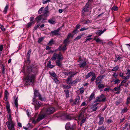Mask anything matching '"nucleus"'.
I'll list each match as a JSON object with an SVG mask.
<instances>
[{
    "label": "nucleus",
    "instance_id": "28",
    "mask_svg": "<svg viewBox=\"0 0 130 130\" xmlns=\"http://www.w3.org/2000/svg\"><path fill=\"white\" fill-rule=\"evenodd\" d=\"M35 23V22L34 21H32V22H30L27 25V28H29L33 24Z\"/></svg>",
    "mask_w": 130,
    "mask_h": 130
},
{
    "label": "nucleus",
    "instance_id": "64",
    "mask_svg": "<svg viewBox=\"0 0 130 130\" xmlns=\"http://www.w3.org/2000/svg\"><path fill=\"white\" fill-rule=\"evenodd\" d=\"M130 21V18H127L126 19V21L127 22H128Z\"/></svg>",
    "mask_w": 130,
    "mask_h": 130
},
{
    "label": "nucleus",
    "instance_id": "37",
    "mask_svg": "<svg viewBox=\"0 0 130 130\" xmlns=\"http://www.w3.org/2000/svg\"><path fill=\"white\" fill-rule=\"evenodd\" d=\"M70 126L71 125L70 123H67L65 126V128L66 129H67L69 128L70 127Z\"/></svg>",
    "mask_w": 130,
    "mask_h": 130
},
{
    "label": "nucleus",
    "instance_id": "51",
    "mask_svg": "<svg viewBox=\"0 0 130 130\" xmlns=\"http://www.w3.org/2000/svg\"><path fill=\"white\" fill-rule=\"evenodd\" d=\"M54 80L56 83L58 84L59 83V81L56 78L54 79Z\"/></svg>",
    "mask_w": 130,
    "mask_h": 130
},
{
    "label": "nucleus",
    "instance_id": "38",
    "mask_svg": "<svg viewBox=\"0 0 130 130\" xmlns=\"http://www.w3.org/2000/svg\"><path fill=\"white\" fill-rule=\"evenodd\" d=\"M119 67L118 66H117L114 67L113 69L112 70V71H117L119 69Z\"/></svg>",
    "mask_w": 130,
    "mask_h": 130
},
{
    "label": "nucleus",
    "instance_id": "16",
    "mask_svg": "<svg viewBox=\"0 0 130 130\" xmlns=\"http://www.w3.org/2000/svg\"><path fill=\"white\" fill-rule=\"evenodd\" d=\"M66 45V44H64V45L63 46H60L58 48L59 50H62L63 51L66 50L67 49Z\"/></svg>",
    "mask_w": 130,
    "mask_h": 130
},
{
    "label": "nucleus",
    "instance_id": "52",
    "mask_svg": "<svg viewBox=\"0 0 130 130\" xmlns=\"http://www.w3.org/2000/svg\"><path fill=\"white\" fill-rule=\"evenodd\" d=\"M120 80L118 79H116L115 81V84H117L118 83H119Z\"/></svg>",
    "mask_w": 130,
    "mask_h": 130
},
{
    "label": "nucleus",
    "instance_id": "6",
    "mask_svg": "<svg viewBox=\"0 0 130 130\" xmlns=\"http://www.w3.org/2000/svg\"><path fill=\"white\" fill-rule=\"evenodd\" d=\"M34 97L32 100L33 102H34L36 96L38 97L39 99L41 101H43L45 99V98H42L38 91L36 90H34Z\"/></svg>",
    "mask_w": 130,
    "mask_h": 130
},
{
    "label": "nucleus",
    "instance_id": "50",
    "mask_svg": "<svg viewBox=\"0 0 130 130\" xmlns=\"http://www.w3.org/2000/svg\"><path fill=\"white\" fill-rule=\"evenodd\" d=\"M92 39V38L90 37L87 38L86 40L85 41V42H87L88 41L91 40Z\"/></svg>",
    "mask_w": 130,
    "mask_h": 130
},
{
    "label": "nucleus",
    "instance_id": "4",
    "mask_svg": "<svg viewBox=\"0 0 130 130\" xmlns=\"http://www.w3.org/2000/svg\"><path fill=\"white\" fill-rule=\"evenodd\" d=\"M84 112V111H82L77 117L78 121H80L81 124H80V126H81L82 125V124L84 123L86 120V117L83 114Z\"/></svg>",
    "mask_w": 130,
    "mask_h": 130
},
{
    "label": "nucleus",
    "instance_id": "34",
    "mask_svg": "<svg viewBox=\"0 0 130 130\" xmlns=\"http://www.w3.org/2000/svg\"><path fill=\"white\" fill-rule=\"evenodd\" d=\"M18 98L17 97L14 101V104L16 107H17L18 106Z\"/></svg>",
    "mask_w": 130,
    "mask_h": 130
},
{
    "label": "nucleus",
    "instance_id": "44",
    "mask_svg": "<svg viewBox=\"0 0 130 130\" xmlns=\"http://www.w3.org/2000/svg\"><path fill=\"white\" fill-rule=\"evenodd\" d=\"M91 111H95L97 109V107H92L91 108Z\"/></svg>",
    "mask_w": 130,
    "mask_h": 130
},
{
    "label": "nucleus",
    "instance_id": "2",
    "mask_svg": "<svg viewBox=\"0 0 130 130\" xmlns=\"http://www.w3.org/2000/svg\"><path fill=\"white\" fill-rule=\"evenodd\" d=\"M29 71L31 70V72H28V75L25 78L26 83L27 85H31L33 84L35 79V75L33 74V72L31 71V69H29Z\"/></svg>",
    "mask_w": 130,
    "mask_h": 130
},
{
    "label": "nucleus",
    "instance_id": "59",
    "mask_svg": "<svg viewBox=\"0 0 130 130\" xmlns=\"http://www.w3.org/2000/svg\"><path fill=\"white\" fill-rule=\"evenodd\" d=\"M68 42V39H66L64 41V43L65 44H66L67 45V43Z\"/></svg>",
    "mask_w": 130,
    "mask_h": 130
},
{
    "label": "nucleus",
    "instance_id": "55",
    "mask_svg": "<svg viewBox=\"0 0 130 130\" xmlns=\"http://www.w3.org/2000/svg\"><path fill=\"white\" fill-rule=\"evenodd\" d=\"M39 26L40 25H38L37 26H35L34 28V30H36L37 28H38L39 27Z\"/></svg>",
    "mask_w": 130,
    "mask_h": 130
},
{
    "label": "nucleus",
    "instance_id": "35",
    "mask_svg": "<svg viewBox=\"0 0 130 130\" xmlns=\"http://www.w3.org/2000/svg\"><path fill=\"white\" fill-rule=\"evenodd\" d=\"M8 8V6L7 5L5 7L4 10L3 11V12L4 14H6L7 12V9Z\"/></svg>",
    "mask_w": 130,
    "mask_h": 130
},
{
    "label": "nucleus",
    "instance_id": "56",
    "mask_svg": "<svg viewBox=\"0 0 130 130\" xmlns=\"http://www.w3.org/2000/svg\"><path fill=\"white\" fill-rule=\"evenodd\" d=\"M51 75L53 77H55L56 76V75L54 72L53 73L51 74Z\"/></svg>",
    "mask_w": 130,
    "mask_h": 130
},
{
    "label": "nucleus",
    "instance_id": "29",
    "mask_svg": "<svg viewBox=\"0 0 130 130\" xmlns=\"http://www.w3.org/2000/svg\"><path fill=\"white\" fill-rule=\"evenodd\" d=\"M116 57L117 59V60H118L120 61L122 58L123 57L121 56H119L118 55L116 56Z\"/></svg>",
    "mask_w": 130,
    "mask_h": 130
},
{
    "label": "nucleus",
    "instance_id": "40",
    "mask_svg": "<svg viewBox=\"0 0 130 130\" xmlns=\"http://www.w3.org/2000/svg\"><path fill=\"white\" fill-rule=\"evenodd\" d=\"M127 109L126 108H125L122 109V111L121 113H124L127 111Z\"/></svg>",
    "mask_w": 130,
    "mask_h": 130
},
{
    "label": "nucleus",
    "instance_id": "30",
    "mask_svg": "<svg viewBox=\"0 0 130 130\" xmlns=\"http://www.w3.org/2000/svg\"><path fill=\"white\" fill-rule=\"evenodd\" d=\"M94 95V93H92L90 96L89 98V100L91 101L92 100L93 98Z\"/></svg>",
    "mask_w": 130,
    "mask_h": 130
},
{
    "label": "nucleus",
    "instance_id": "11",
    "mask_svg": "<svg viewBox=\"0 0 130 130\" xmlns=\"http://www.w3.org/2000/svg\"><path fill=\"white\" fill-rule=\"evenodd\" d=\"M36 105L35 104H34L35 106V109H38L39 108V107L41 106V105L40 102L37 101H36Z\"/></svg>",
    "mask_w": 130,
    "mask_h": 130
},
{
    "label": "nucleus",
    "instance_id": "41",
    "mask_svg": "<svg viewBox=\"0 0 130 130\" xmlns=\"http://www.w3.org/2000/svg\"><path fill=\"white\" fill-rule=\"evenodd\" d=\"M88 28H85V27H84L80 29L79 30L80 31H83L84 30H87L88 29Z\"/></svg>",
    "mask_w": 130,
    "mask_h": 130
},
{
    "label": "nucleus",
    "instance_id": "31",
    "mask_svg": "<svg viewBox=\"0 0 130 130\" xmlns=\"http://www.w3.org/2000/svg\"><path fill=\"white\" fill-rule=\"evenodd\" d=\"M100 77H97L96 79V85H98V84L101 83V82L100 81L98 82V81L99 80V78H100Z\"/></svg>",
    "mask_w": 130,
    "mask_h": 130
},
{
    "label": "nucleus",
    "instance_id": "54",
    "mask_svg": "<svg viewBox=\"0 0 130 130\" xmlns=\"http://www.w3.org/2000/svg\"><path fill=\"white\" fill-rule=\"evenodd\" d=\"M80 25L79 24H77L76 25V30H77V29H79L80 28Z\"/></svg>",
    "mask_w": 130,
    "mask_h": 130
},
{
    "label": "nucleus",
    "instance_id": "9",
    "mask_svg": "<svg viewBox=\"0 0 130 130\" xmlns=\"http://www.w3.org/2000/svg\"><path fill=\"white\" fill-rule=\"evenodd\" d=\"M77 72H73L71 71H67L63 72V73L65 75H70V78H71Z\"/></svg>",
    "mask_w": 130,
    "mask_h": 130
},
{
    "label": "nucleus",
    "instance_id": "5",
    "mask_svg": "<svg viewBox=\"0 0 130 130\" xmlns=\"http://www.w3.org/2000/svg\"><path fill=\"white\" fill-rule=\"evenodd\" d=\"M52 60H55L56 59L58 60H62L63 57L61 52H60L58 54L54 53L53 56L51 58Z\"/></svg>",
    "mask_w": 130,
    "mask_h": 130
},
{
    "label": "nucleus",
    "instance_id": "15",
    "mask_svg": "<svg viewBox=\"0 0 130 130\" xmlns=\"http://www.w3.org/2000/svg\"><path fill=\"white\" fill-rule=\"evenodd\" d=\"M59 30V29H58L56 30L52 31L51 32L52 34L53 35H56L58 34V32Z\"/></svg>",
    "mask_w": 130,
    "mask_h": 130
},
{
    "label": "nucleus",
    "instance_id": "43",
    "mask_svg": "<svg viewBox=\"0 0 130 130\" xmlns=\"http://www.w3.org/2000/svg\"><path fill=\"white\" fill-rule=\"evenodd\" d=\"M126 74L127 75V76H128L129 78V76L130 75V70L128 69L127 70V72L126 73Z\"/></svg>",
    "mask_w": 130,
    "mask_h": 130
},
{
    "label": "nucleus",
    "instance_id": "61",
    "mask_svg": "<svg viewBox=\"0 0 130 130\" xmlns=\"http://www.w3.org/2000/svg\"><path fill=\"white\" fill-rule=\"evenodd\" d=\"M31 52V50H29L27 53L28 55H29Z\"/></svg>",
    "mask_w": 130,
    "mask_h": 130
},
{
    "label": "nucleus",
    "instance_id": "23",
    "mask_svg": "<svg viewBox=\"0 0 130 130\" xmlns=\"http://www.w3.org/2000/svg\"><path fill=\"white\" fill-rule=\"evenodd\" d=\"M75 128V127L74 125L70 126V127L68 129H66L67 130H74Z\"/></svg>",
    "mask_w": 130,
    "mask_h": 130
},
{
    "label": "nucleus",
    "instance_id": "22",
    "mask_svg": "<svg viewBox=\"0 0 130 130\" xmlns=\"http://www.w3.org/2000/svg\"><path fill=\"white\" fill-rule=\"evenodd\" d=\"M86 64V61H85L83 63L79 64L78 65L80 67H82L85 66Z\"/></svg>",
    "mask_w": 130,
    "mask_h": 130
},
{
    "label": "nucleus",
    "instance_id": "33",
    "mask_svg": "<svg viewBox=\"0 0 130 130\" xmlns=\"http://www.w3.org/2000/svg\"><path fill=\"white\" fill-rule=\"evenodd\" d=\"M42 18L41 16V15H40L38 17L36 18V21H37L38 22L40 21L41 20Z\"/></svg>",
    "mask_w": 130,
    "mask_h": 130
},
{
    "label": "nucleus",
    "instance_id": "19",
    "mask_svg": "<svg viewBox=\"0 0 130 130\" xmlns=\"http://www.w3.org/2000/svg\"><path fill=\"white\" fill-rule=\"evenodd\" d=\"M6 107L7 109V110L8 113V116H9V115H10V108L9 104V103H7L6 106Z\"/></svg>",
    "mask_w": 130,
    "mask_h": 130
},
{
    "label": "nucleus",
    "instance_id": "3",
    "mask_svg": "<svg viewBox=\"0 0 130 130\" xmlns=\"http://www.w3.org/2000/svg\"><path fill=\"white\" fill-rule=\"evenodd\" d=\"M8 121L6 122V125L9 130H15L14 126L15 124L12 121L11 115L8 116L7 117Z\"/></svg>",
    "mask_w": 130,
    "mask_h": 130
},
{
    "label": "nucleus",
    "instance_id": "48",
    "mask_svg": "<svg viewBox=\"0 0 130 130\" xmlns=\"http://www.w3.org/2000/svg\"><path fill=\"white\" fill-rule=\"evenodd\" d=\"M2 73L3 74H4L5 73V66L4 65H2Z\"/></svg>",
    "mask_w": 130,
    "mask_h": 130
},
{
    "label": "nucleus",
    "instance_id": "42",
    "mask_svg": "<svg viewBox=\"0 0 130 130\" xmlns=\"http://www.w3.org/2000/svg\"><path fill=\"white\" fill-rule=\"evenodd\" d=\"M105 128L103 126L99 127L97 130H105Z\"/></svg>",
    "mask_w": 130,
    "mask_h": 130
},
{
    "label": "nucleus",
    "instance_id": "24",
    "mask_svg": "<svg viewBox=\"0 0 130 130\" xmlns=\"http://www.w3.org/2000/svg\"><path fill=\"white\" fill-rule=\"evenodd\" d=\"M94 74V73L92 72H90L88 73L86 76V78H88L90 77L91 76H92L93 74Z\"/></svg>",
    "mask_w": 130,
    "mask_h": 130
},
{
    "label": "nucleus",
    "instance_id": "53",
    "mask_svg": "<svg viewBox=\"0 0 130 130\" xmlns=\"http://www.w3.org/2000/svg\"><path fill=\"white\" fill-rule=\"evenodd\" d=\"M43 38H42H42H39L38 41V42L39 43L40 42L43 40Z\"/></svg>",
    "mask_w": 130,
    "mask_h": 130
},
{
    "label": "nucleus",
    "instance_id": "20",
    "mask_svg": "<svg viewBox=\"0 0 130 130\" xmlns=\"http://www.w3.org/2000/svg\"><path fill=\"white\" fill-rule=\"evenodd\" d=\"M70 77H68L67 78V82L68 84H72L73 83V82H72V80Z\"/></svg>",
    "mask_w": 130,
    "mask_h": 130
},
{
    "label": "nucleus",
    "instance_id": "46",
    "mask_svg": "<svg viewBox=\"0 0 130 130\" xmlns=\"http://www.w3.org/2000/svg\"><path fill=\"white\" fill-rule=\"evenodd\" d=\"M43 7H42L38 11V12L39 14H40L42 13V10L43 9Z\"/></svg>",
    "mask_w": 130,
    "mask_h": 130
},
{
    "label": "nucleus",
    "instance_id": "14",
    "mask_svg": "<svg viewBox=\"0 0 130 130\" xmlns=\"http://www.w3.org/2000/svg\"><path fill=\"white\" fill-rule=\"evenodd\" d=\"M48 6H47L44 9V11H43V13L44 15H46L47 13H48Z\"/></svg>",
    "mask_w": 130,
    "mask_h": 130
},
{
    "label": "nucleus",
    "instance_id": "49",
    "mask_svg": "<svg viewBox=\"0 0 130 130\" xmlns=\"http://www.w3.org/2000/svg\"><path fill=\"white\" fill-rule=\"evenodd\" d=\"M96 42H100L102 43L103 42L99 38H98L96 40Z\"/></svg>",
    "mask_w": 130,
    "mask_h": 130
},
{
    "label": "nucleus",
    "instance_id": "10",
    "mask_svg": "<svg viewBox=\"0 0 130 130\" xmlns=\"http://www.w3.org/2000/svg\"><path fill=\"white\" fill-rule=\"evenodd\" d=\"M101 114L100 113L98 115V117L99 118V125H101L102 124L104 121V118L101 116Z\"/></svg>",
    "mask_w": 130,
    "mask_h": 130
},
{
    "label": "nucleus",
    "instance_id": "27",
    "mask_svg": "<svg viewBox=\"0 0 130 130\" xmlns=\"http://www.w3.org/2000/svg\"><path fill=\"white\" fill-rule=\"evenodd\" d=\"M99 89L103 88H104L105 85L103 84H101L100 83L98 84V85H96Z\"/></svg>",
    "mask_w": 130,
    "mask_h": 130
},
{
    "label": "nucleus",
    "instance_id": "25",
    "mask_svg": "<svg viewBox=\"0 0 130 130\" xmlns=\"http://www.w3.org/2000/svg\"><path fill=\"white\" fill-rule=\"evenodd\" d=\"M8 95V93L7 91H5V100L6 101L7 99V97Z\"/></svg>",
    "mask_w": 130,
    "mask_h": 130
},
{
    "label": "nucleus",
    "instance_id": "7",
    "mask_svg": "<svg viewBox=\"0 0 130 130\" xmlns=\"http://www.w3.org/2000/svg\"><path fill=\"white\" fill-rule=\"evenodd\" d=\"M80 98L79 96H77L76 98L74 100H71L70 101V102L72 105H77L80 104L79 100Z\"/></svg>",
    "mask_w": 130,
    "mask_h": 130
},
{
    "label": "nucleus",
    "instance_id": "13",
    "mask_svg": "<svg viewBox=\"0 0 130 130\" xmlns=\"http://www.w3.org/2000/svg\"><path fill=\"white\" fill-rule=\"evenodd\" d=\"M106 30L105 29H104L103 31L101 30H100L96 32V34L97 35H99V36H100Z\"/></svg>",
    "mask_w": 130,
    "mask_h": 130
},
{
    "label": "nucleus",
    "instance_id": "39",
    "mask_svg": "<svg viewBox=\"0 0 130 130\" xmlns=\"http://www.w3.org/2000/svg\"><path fill=\"white\" fill-rule=\"evenodd\" d=\"M112 9L113 10L117 11L118 10V8L116 6H115L112 8Z\"/></svg>",
    "mask_w": 130,
    "mask_h": 130
},
{
    "label": "nucleus",
    "instance_id": "1",
    "mask_svg": "<svg viewBox=\"0 0 130 130\" xmlns=\"http://www.w3.org/2000/svg\"><path fill=\"white\" fill-rule=\"evenodd\" d=\"M56 111L55 109L53 107H49L47 108H44L41 111V112L42 114L39 115L38 118L36 119V117L37 115V114L35 115L32 121V122L34 124H35L40 121L44 118L47 116L48 115H50Z\"/></svg>",
    "mask_w": 130,
    "mask_h": 130
},
{
    "label": "nucleus",
    "instance_id": "8",
    "mask_svg": "<svg viewBox=\"0 0 130 130\" xmlns=\"http://www.w3.org/2000/svg\"><path fill=\"white\" fill-rule=\"evenodd\" d=\"M105 97L104 96V95L103 94H102L96 98L95 101H94V102H104L105 101Z\"/></svg>",
    "mask_w": 130,
    "mask_h": 130
},
{
    "label": "nucleus",
    "instance_id": "60",
    "mask_svg": "<svg viewBox=\"0 0 130 130\" xmlns=\"http://www.w3.org/2000/svg\"><path fill=\"white\" fill-rule=\"evenodd\" d=\"M118 75V74L117 73H115L113 74V76L115 77L116 78V77H117V76Z\"/></svg>",
    "mask_w": 130,
    "mask_h": 130
},
{
    "label": "nucleus",
    "instance_id": "58",
    "mask_svg": "<svg viewBox=\"0 0 130 130\" xmlns=\"http://www.w3.org/2000/svg\"><path fill=\"white\" fill-rule=\"evenodd\" d=\"M66 96L67 97H68L69 96V94L68 91V90L66 91Z\"/></svg>",
    "mask_w": 130,
    "mask_h": 130
},
{
    "label": "nucleus",
    "instance_id": "32",
    "mask_svg": "<svg viewBox=\"0 0 130 130\" xmlns=\"http://www.w3.org/2000/svg\"><path fill=\"white\" fill-rule=\"evenodd\" d=\"M48 66L49 68H52L53 67H55V66H53L51 64V62L50 61L49 62V63L47 65Z\"/></svg>",
    "mask_w": 130,
    "mask_h": 130
},
{
    "label": "nucleus",
    "instance_id": "17",
    "mask_svg": "<svg viewBox=\"0 0 130 130\" xmlns=\"http://www.w3.org/2000/svg\"><path fill=\"white\" fill-rule=\"evenodd\" d=\"M48 22L51 24H54L56 22L54 18H52L48 20Z\"/></svg>",
    "mask_w": 130,
    "mask_h": 130
},
{
    "label": "nucleus",
    "instance_id": "62",
    "mask_svg": "<svg viewBox=\"0 0 130 130\" xmlns=\"http://www.w3.org/2000/svg\"><path fill=\"white\" fill-rule=\"evenodd\" d=\"M120 89V87H119L118 88L116 87L115 88V91H118V90H119Z\"/></svg>",
    "mask_w": 130,
    "mask_h": 130
},
{
    "label": "nucleus",
    "instance_id": "47",
    "mask_svg": "<svg viewBox=\"0 0 130 130\" xmlns=\"http://www.w3.org/2000/svg\"><path fill=\"white\" fill-rule=\"evenodd\" d=\"M92 76L93 77L91 79V81H94L95 79L96 78V76L95 75V74H93V75Z\"/></svg>",
    "mask_w": 130,
    "mask_h": 130
},
{
    "label": "nucleus",
    "instance_id": "45",
    "mask_svg": "<svg viewBox=\"0 0 130 130\" xmlns=\"http://www.w3.org/2000/svg\"><path fill=\"white\" fill-rule=\"evenodd\" d=\"M80 92L81 94L83 93L84 91V88H81L79 89Z\"/></svg>",
    "mask_w": 130,
    "mask_h": 130
},
{
    "label": "nucleus",
    "instance_id": "18",
    "mask_svg": "<svg viewBox=\"0 0 130 130\" xmlns=\"http://www.w3.org/2000/svg\"><path fill=\"white\" fill-rule=\"evenodd\" d=\"M124 74L121 72L120 74V77H122L123 79H127L129 78V77L128 76H123Z\"/></svg>",
    "mask_w": 130,
    "mask_h": 130
},
{
    "label": "nucleus",
    "instance_id": "21",
    "mask_svg": "<svg viewBox=\"0 0 130 130\" xmlns=\"http://www.w3.org/2000/svg\"><path fill=\"white\" fill-rule=\"evenodd\" d=\"M84 35V34H80L79 35L77 36L76 37L75 39H74V40L75 41L76 40H78L79 39H80L82 37V36H83Z\"/></svg>",
    "mask_w": 130,
    "mask_h": 130
},
{
    "label": "nucleus",
    "instance_id": "63",
    "mask_svg": "<svg viewBox=\"0 0 130 130\" xmlns=\"http://www.w3.org/2000/svg\"><path fill=\"white\" fill-rule=\"evenodd\" d=\"M26 113L28 116L29 117L30 116V113L28 111V110H27L26 111Z\"/></svg>",
    "mask_w": 130,
    "mask_h": 130
},
{
    "label": "nucleus",
    "instance_id": "57",
    "mask_svg": "<svg viewBox=\"0 0 130 130\" xmlns=\"http://www.w3.org/2000/svg\"><path fill=\"white\" fill-rule=\"evenodd\" d=\"M34 19V18L33 17H31L30 18V20L31 22L34 21L33 20Z\"/></svg>",
    "mask_w": 130,
    "mask_h": 130
},
{
    "label": "nucleus",
    "instance_id": "12",
    "mask_svg": "<svg viewBox=\"0 0 130 130\" xmlns=\"http://www.w3.org/2000/svg\"><path fill=\"white\" fill-rule=\"evenodd\" d=\"M89 6V5L87 3L86 5V8H84L82 10V13H83L85 12L86 11H88V8Z\"/></svg>",
    "mask_w": 130,
    "mask_h": 130
},
{
    "label": "nucleus",
    "instance_id": "26",
    "mask_svg": "<svg viewBox=\"0 0 130 130\" xmlns=\"http://www.w3.org/2000/svg\"><path fill=\"white\" fill-rule=\"evenodd\" d=\"M62 60H58L56 61V65L59 67H61V63L60 61Z\"/></svg>",
    "mask_w": 130,
    "mask_h": 130
},
{
    "label": "nucleus",
    "instance_id": "36",
    "mask_svg": "<svg viewBox=\"0 0 130 130\" xmlns=\"http://www.w3.org/2000/svg\"><path fill=\"white\" fill-rule=\"evenodd\" d=\"M51 2V1L50 0H43V1L42 3L43 4H44L48 2Z\"/></svg>",
    "mask_w": 130,
    "mask_h": 130
}]
</instances>
